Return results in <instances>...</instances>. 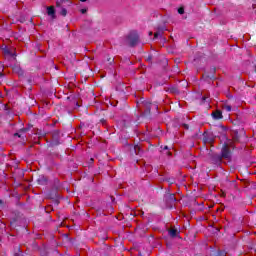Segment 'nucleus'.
<instances>
[{"instance_id": "nucleus-13", "label": "nucleus", "mask_w": 256, "mask_h": 256, "mask_svg": "<svg viewBox=\"0 0 256 256\" xmlns=\"http://www.w3.org/2000/svg\"><path fill=\"white\" fill-rule=\"evenodd\" d=\"M37 183H38V185H45V183H47V178H45V176H40L37 179Z\"/></svg>"}, {"instance_id": "nucleus-2", "label": "nucleus", "mask_w": 256, "mask_h": 256, "mask_svg": "<svg viewBox=\"0 0 256 256\" xmlns=\"http://www.w3.org/2000/svg\"><path fill=\"white\" fill-rule=\"evenodd\" d=\"M56 7L60 9V15L62 17H67V7H71V2L69 0H57Z\"/></svg>"}, {"instance_id": "nucleus-7", "label": "nucleus", "mask_w": 256, "mask_h": 256, "mask_svg": "<svg viewBox=\"0 0 256 256\" xmlns=\"http://www.w3.org/2000/svg\"><path fill=\"white\" fill-rule=\"evenodd\" d=\"M211 116L215 121H219L223 119V112L221 110H215L214 112H212Z\"/></svg>"}, {"instance_id": "nucleus-6", "label": "nucleus", "mask_w": 256, "mask_h": 256, "mask_svg": "<svg viewBox=\"0 0 256 256\" xmlns=\"http://www.w3.org/2000/svg\"><path fill=\"white\" fill-rule=\"evenodd\" d=\"M242 135H245V131L243 129L234 130L233 141L239 142Z\"/></svg>"}, {"instance_id": "nucleus-16", "label": "nucleus", "mask_w": 256, "mask_h": 256, "mask_svg": "<svg viewBox=\"0 0 256 256\" xmlns=\"http://www.w3.org/2000/svg\"><path fill=\"white\" fill-rule=\"evenodd\" d=\"M203 141H204V143H212L213 142V140L209 139V137H207L206 134H204Z\"/></svg>"}, {"instance_id": "nucleus-32", "label": "nucleus", "mask_w": 256, "mask_h": 256, "mask_svg": "<svg viewBox=\"0 0 256 256\" xmlns=\"http://www.w3.org/2000/svg\"><path fill=\"white\" fill-rule=\"evenodd\" d=\"M166 155H171V152H169V151H168V152H166Z\"/></svg>"}, {"instance_id": "nucleus-24", "label": "nucleus", "mask_w": 256, "mask_h": 256, "mask_svg": "<svg viewBox=\"0 0 256 256\" xmlns=\"http://www.w3.org/2000/svg\"><path fill=\"white\" fill-rule=\"evenodd\" d=\"M52 147H54L55 145H59V141H55V142H52Z\"/></svg>"}, {"instance_id": "nucleus-1", "label": "nucleus", "mask_w": 256, "mask_h": 256, "mask_svg": "<svg viewBox=\"0 0 256 256\" xmlns=\"http://www.w3.org/2000/svg\"><path fill=\"white\" fill-rule=\"evenodd\" d=\"M231 149H234L233 143H224L221 149V156L222 159H231L233 155V151Z\"/></svg>"}, {"instance_id": "nucleus-18", "label": "nucleus", "mask_w": 256, "mask_h": 256, "mask_svg": "<svg viewBox=\"0 0 256 256\" xmlns=\"http://www.w3.org/2000/svg\"><path fill=\"white\" fill-rule=\"evenodd\" d=\"M178 13L179 15H183V13H185V8L183 7L178 8Z\"/></svg>"}, {"instance_id": "nucleus-20", "label": "nucleus", "mask_w": 256, "mask_h": 256, "mask_svg": "<svg viewBox=\"0 0 256 256\" xmlns=\"http://www.w3.org/2000/svg\"><path fill=\"white\" fill-rule=\"evenodd\" d=\"M162 151H169V146H160Z\"/></svg>"}, {"instance_id": "nucleus-27", "label": "nucleus", "mask_w": 256, "mask_h": 256, "mask_svg": "<svg viewBox=\"0 0 256 256\" xmlns=\"http://www.w3.org/2000/svg\"><path fill=\"white\" fill-rule=\"evenodd\" d=\"M108 61H109V63L111 64V63H113L114 59H113V58H110V59H108Z\"/></svg>"}, {"instance_id": "nucleus-33", "label": "nucleus", "mask_w": 256, "mask_h": 256, "mask_svg": "<svg viewBox=\"0 0 256 256\" xmlns=\"http://www.w3.org/2000/svg\"><path fill=\"white\" fill-rule=\"evenodd\" d=\"M213 71H214V72L216 71L215 68H213Z\"/></svg>"}, {"instance_id": "nucleus-21", "label": "nucleus", "mask_w": 256, "mask_h": 256, "mask_svg": "<svg viewBox=\"0 0 256 256\" xmlns=\"http://www.w3.org/2000/svg\"><path fill=\"white\" fill-rule=\"evenodd\" d=\"M166 181H167L168 183H170V185H173V183H175V180H173V179H171V178L166 179Z\"/></svg>"}, {"instance_id": "nucleus-22", "label": "nucleus", "mask_w": 256, "mask_h": 256, "mask_svg": "<svg viewBox=\"0 0 256 256\" xmlns=\"http://www.w3.org/2000/svg\"><path fill=\"white\" fill-rule=\"evenodd\" d=\"M100 123H102V125H105V124L107 123V120H105L104 118H102V119L100 120Z\"/></svg>"}, {"instance_id": "nucleus-30", "label": "nucleus", "mask_w": 256, "mask_h": 256, "mask_svg": "<svg viewBox=\"0 0 256 256\" xmlns=\"http://www.w3.org/2000/svg\"><path fill=\"white\" fill-rule=\"evenodd\" d=\"M148 35L151 37V36L153 35V32L150 31V32L148 33Z\"/></svg>"}, {"instance_id": "nucleus-34", "label": "nucleus", "mask_w": 256, "mask_h": 256, "mask_svg": "<svg viewBox=\"0 0 256 256\" xmlns=\"http://www.w3.org/2000/svg\"><path fill=\"white\" fill-rule=\"evenodd\" d=\"M90 161H93V158H91V160Z\"/></svg>"}, {"instance_id": "nucleus-12", "label": "nucleus", "mask_w": 256, "mask_h": 256, "mask_svg": "<svg viewBox=\"0 0 256 256\" xmlns=\"http://www.w3.org/2000/svg\"><path fill=\"white\" fill-rule=\"evenodd\" d=\"M131 151H132V154L135 153L136 155H141V146L135 145Z\"/></svg>"}, {"instance_id": "nucleus-11", "label": "nucleus", "mask_w": 256, "mask_h": 256, "mask_svg": "<svg viewBox=\"0 0 256 256\" xmlns=\"http://www.w3.org/2000/svg\"><path fill=\"white\" fill-rule=\"evenodd\" d=\"M47 13H48V15H50V17L55 19V7H53V6L47 7Z\"/></svg>"}, {"instance_id": "nucleus-31", "label": "nucleus", "mask_w": 256, "mask_h": 256, "mask_svg": "<svg viewBox=\"0 0 256 256\" xmlns=\"http://www.w3.org/2000/svg\"><path fill=\"white\" fill-rule=\"evenodd\" d=\"M81 1V3H85V2H87V0H80Z\"/></svg>"}, {"instance_id": "nucleus-14", "label": "nucleus", "mask_w": 256, "mask_h": 256, "mask_svg": "<svg viewBox=\"0 0 256 256\" xmlns=\"http://www.w3.org/2000/svg\"><path fill=\"white\" fill-rule=\"evenodd\" d=\"M13 256H23V252L20 248H15Z\"/></svg>"}, {"instance_id": "nucleus-19", "label": "nucleus", "mask_w": 256, "mask_h": 256, "mask_svg": "<svg viewBox=\"0 0 256 256\" xmlns=\"http://www.w3.org/2000/svg\"><path fill=\"white\" fill-rule=\"evenodd\" d=\"M205 79H215L214 75H204L203 76Z\"/></svg>"}, {"instance_id": "nucleus-5", "label": "nucleus", "mask_w": 256, "mask_h": 256, "mask_svg": "<svg viewBox=\"0 0 256 256\" xmlns=\"http://www.w3.org/2000/svg\"><path fill=\"white\" fill-rule=\"evenodd\" d=\"M143 105H144V107H145V111H146V113H148V114H150L151 113V109L154 107L155 109H158V107H157V105H155V104H153V103H151V102H149V101H145V102H143Z\"/></svg>"}, {"instance_id": "nucleus-25", "label": "nucleus", "mask_w": 256, "mask_h": 256, "mask_svg": "<svg viewBox=\"0 0 256 256\" xmlns=\"http://www.w3.org/2000/svg\"><path fill=\"white\" fill-rule=\"evenodd\" d=\"M14 137H19V138H21V134H19V133H14Z\"/></svg>"}, {"instance_id": "nucleus-26", "label": "nucleus", "mask_w": 256, "mask_h": 256, "mask_svg": "<svg viewBox=\"0 0 256 256\" xmlns=\"http://www.w3.org/2000/svg\"><path fill=\"white\" fill-rule=\"evenodd\" d=\"M81 13L83 14L87 13V9H81Z\"/></svg>"}, {"instance_id": "nucleus-3", "label": "nucleus", "mask_w": 256, "mask_h": 256, "mask_svg": "<svg viewBox=\"0 0 256 256\" xmlns=\"http://www.w3.org/2000/svg\"><path fill=\"white\" fill-rule=\"evenodd\" d=\"M164 202L166 203V207H168V209H173L175 203H177V198L175 197V194L168 192L164 195Z\"/></svg>"}, {"instance_id": "nucleus-9", "label": "nucleus", "mask_w": 256, "mask_h": 256, "mask_svg": "<svg viewBox=\"0 0 256 256\" xmlns=\"http://www.w3.org/2000/svg\"><path fill=\"white\" fill-rule=\"evenodd\" d=\"M212 161H214V163H221L223 161V156L221 154H214L212 156Z\"/></svg>"}, {"instance_id": "nucleus-29", "label": "nucleus", "mask_w": 256, "mask_h": 256, "mask_svg": "<svg viewBox=\"0 0 256 256\" xmlns=\"http://www.w3.org/2000/svg\"><path fill=\"white\" fill-rule=\"evenodd\" d=\"M185 129H189V125L188 124H184Z\"/></svg>"}, {"instance_id": "nucleus-15", "label": "nucleus", "mask_w": 256, "mask_h": 256, "mask_svg": "<svg viewBox=\"0 0 256 256\" xmlns=\"http://www.w3.org/2000/svg\"><path fill=\"white\" fill-rule=\"evenodd\" d=\"M10 226L12 227V229H17V218L11 220Z\"/></svg>"}, {"instance_id": "nucleus-10", "label": "nucleus", "mask_w": 256, "mask_h": 256, "mask_svg": "<svg viewBox=\"0 0 256 256\" xmlns=\"http://www.w3.org/2000/svg\"><path fill=\"white\" fill-rule=\"evenodd\" d=\"M168 234L170 237L175 238L177 235H179V230H177V228L169 229Z\"/></svg>"}, {"instance_id": "nucleus-17", "label": "nucleus", "mask_w": 256, "mask_h": 256, "mask_svg": "<svg viewBox=\"0 0 256 256\" xmlns=\"http://www.w3.org/2000/svg\"><path fill=\"white\" fill-rule=\"evenodd\" d=\"M223 109H224V111H227L228 113H230V111L232 110V107H231V105H224Z\"/></svg>"}, {"instance_id": "nucleus-23", "label": "nucleus", "mask_w": 256, "mask_h": 256, "mask_svg": "<svg viewBox=\"0 0 256 256\" xmlns=\"http://www.w3.org/2000/svg\"><path fill=\"white\" fill-rule=\"evenodd\" d=\"M4 52L6 53V55H11V51L9 49H6Z\"/></svg>"}, {"instance_id": "nucleus-28", "label": "nucleus", "mask_w": 256, "mask_h": 256, "mask_svg": "<svg viewBox=\"0 0 256 256\" xmlns=\"http://www.w3.org/2000/svg\"><path fill=\"white\" fill-rule=\"evenodd\" d=\"M202 101H203V103H204V101H207V97H202Z\"/></svg>"}, {"instance_id": "nucleus-8", "label": "nucleus", "mask_w": 256, "mask_h": 256, "mask_svg": "<svg viewBox=\"0 0 256 256\" xmlns=\"http://www.w3.org/2000/svg\"><path fill=\"white\" fill-rule=\"evenodd\" d=\"M165 31V27H158L157 31L154 33V39H159V37H161Z\"/></svg>"}, {"instance_id": "nucleus-4", "label": "nucleus", "mask_w": 256, "mask_h": 256, "mask_svg": "<svg viewBox=\"0 0 256 256\" xmlns=\"http://www.w3.org/2000/svg\"><path fill=\"white\" fill-rule=\"evenodd\" d=\"M128 44L131 47H135L137 45V43H139V34L137 32H131L128 37Z\"/></svg>"}]
</instances>
